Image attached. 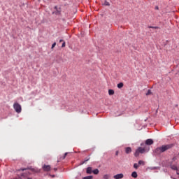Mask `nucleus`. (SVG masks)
Segmentation results:
<instances>
[{
	"instance_id": "1",
	"label": "nucleus",
	"mask_w": 179,
	"mask_h": 179,
	"mask_svg": "<svg viewBox=\"0 0 179 179\" xmlns=\"http://www.w3.org/2000/svg\"><path fill=\"white\" fill-rule=\"evenodd\" d=\"M173 146H174L173 144L163 145L161 147L157 148L154 150V153L156 155H161V153H164V152L169 150V149H171Z\"/></svg>"
},
{
	"instance_id": "2",
	"label": "nucleus",
	"mask_w": 179,
	"mask_h": 179,
	"mask_svg": "<svg viewBox=\"0 0 179 179\" xmlns=\"http://www.w3.org/2000/svg\"><path fill=\"white\" fill-rule=\"evenodd\" d=\"M58 169L57 168H51L50 165H46L45 166V171H46V176H49V177H51L52 178H55V175L51 174L52 173H55V171H57Z\"/></svg>"
},
{
	"instance_id": "3",
	"label": "nucleus",
	"mask_w": 179,
	"mask_h": 179,
	"mask_svg": "<svg viewBox=\"0 0 179 179\" xmlns=\"http://www.w3.org/2000/svg\"><path fill=\"white\" fill-rule=\"evenodd\" d=\"M13 108L15 110L16 113H22V106L19 103L15 102L13 104Z\"/></svg>"
},
{
	"instance_id": "4",
	"label": "nucleus",
	"mask_w": 179,
	"mask_h": 179,
	"mask_svg": "<svg viewBox=\"0 0 179 179\" xmlns=\"http://www.w3.org/2000/svg\"><path fill=\"white\" fill-rule=\"evenodd\" d=\"M145 148H143L142 147L138 148L136 150V152L134 154V156H136V157H138V156H139V155L145 153Z\"/></svg>"
},
{
	"instance_id": "5",
	"label": "nucleus",
	"mask_w": 179,
	"mask_h": 179,
	"mask_svg": "<svg viewBox=\"0 0 179 179\" xmlns=\"http://www.w3.org/2000/svg\"><path fill=\"white\" fill-rule=\"evenodd\" d=\"M113 178H115V179H122V178H124V174L119 173V174L115 175L113 176Z\"/></svg>"
},
{
	"instance_id": "6",
	"label": "nucleus",
	"mask_w": 179,
	"mask_h": 179,
	"mask_svg": "<svg viewBox=\"0 0 179 179\" xmlns=\"http://www.w3.org/2000/svg\"><path fill=\"white\" fill-rule=\"evenodd\" d=\"M55 9L56 11L53 12L55 15H61V8H58V7L55 6Z\"/></svg>"
},
{
	"instance_id": "7",
	"label": "nucleus",
	"mask_w": 179,
	"mask_h": 179,
	"mask_svg": "<svg viewBox=\"0 0 179 179\" xmlns=\"http://www.w3.org/2000/svg\"><path fill=\"white\" fill-rule=\"evenodd\" d=\"M145 145H153V140H152V139H147L145 141Z\"/></svg>"
},
{
	"instance_id": "8",
	"label": "nucleus",
	"mask_w": 179,
	"mask_h": 179,
	"mask_svg": "<svg viewBox=\"0 0 179 179\" xmlns=\"http://www.w3.org/2000/svg\"><path fill=\"white\" fill-rule=\"evenodd\" d=\"M87 174H92L93 173V170L92 167H87L86 171Z\"/></svg>"
},
{
	"instance_id": "9",
	"label": "nucleus",
	"mask_w": 179,
	"mask_h": 179,
	"mask_svg": "<svg viewBox=\"0 0 179 179\" xmlns=\"http://www.w3.org/2000/svg\"><path fill=\"white\" fill-rule=\"evenodd\" d=\"M131 152H132V149L130 147L126 148L125 153H127V155H129V153H131Z\"/></svg>"
},
{
	"instance_id": "10",
	"label": "nucleus",
	"mask_w": 179,
	"mask_h": 179,
	"mask_svg": "<svg viewBox=\"0 0 179 179\" xmlns=\"http://www.w3.org/2000/svg\"><path fill=\"white\" fill-rule=\"evenodd\" d=\"M131 177H133V178H138V173H136V171L132 172Z\"/></svg>"
},
{
	"instance_id": "11",
	"label": "nucleus",
	"mask_w": 179,
	"mask_h": 179,
	"mask_svg": "<svg viewBox=\"0 0 179 179\" xmlns=\"http://www.w3.org/2000/svg\"><path fill=\"white\" fill-rule=\"evenodd\" d=\"M31 171H33L34 173H38V169H35V168H29Z\"/></svg>"
},
{
	"instance_id": "12",
	"label": "nucleus",
	"mask_w": 179,
	"mask_h": 179,
	"mask_svg": "<svg viewBox=\"0 0 179 179\" xmlns=\"http://www.w3.org/2000/svg\"><path fill=\"white\" fill-rule=\"evenodd\" d=\"M92 173H93V174L97 175V174H99V173H100V171H99V169H96L92 171Z\"/></svg>"
},
{
	"instance_id": "13",
	"label": "nucleus",
	"mask_w": 179,
	"mask_h": 179,
	"mask_svg": "<svg viewBox=\"0 0 179 179\" xmlns=\"http://www.w3.org/2000/svg\"><path fill=\"white\" fill-rule=\"evenodd\" d=\"M117 87H118V89H122V87H124V83H120L117 84Z\"/></svg>"
},
{
	"instance_id": "14",
	"label": "nucleus",
	"mask_w": 179,
	"mask_h": 179,
	"mask_svg": "<svg viewBox=\"0 0 179 179\" xmlns=\"http://www.w3.org/2000/svg\"><path fill=\"white\" fill-rule=\"evenodd\" d=\"M67 155L68 152H66L62 157L59 158V160H64Z\"/></svg>"
},
{
	"instance_id": "15",
	"label": "nucleus",
	"mask_w": 179,
	"mask_h": 179,
	"mask_svg": "<svg viewBox=\"0 0 179 179\" xmlns=\"http://www.w3.org/2000/svg\"><path fill=\"white\" fill-rule=\"evenodd\" d=\"M108 94L110 96H113V94H114V91L113 90H108Z\"/></svg>"
},
{
	"instance_id": "16",
	"label": "nucleus",
	"mask_w": 179,
	"mask_h": 179,
	"mask_svg": "<svg viewBox=\"0 0 179 179\" xmlns=\"http://www.w3.org/2000/svg\"><path fill=\"white\" fill-rule=\"evenodd\" d=\"M83 179H93V177L92 176H85Z\"/></svg>"
},
{
	"instance_id": "17",
	"label": "nucleus",
	"mask_w": 179,
	"mask_h": 179,
	"mask_svg": "<svg viewBox=\"0 0 179 179\" xmlns=\"http://www.w3.org/2000/svg\"><path fill=\"white\" fill-rule=\"evenodd\" d=\"M134 168L136 169H138L139 168V164H136V163L134 164Z\"/></svg>"
},
{
	"instance_id": "18",
	"label": "nucleus",
	"mask_w": 179,
	"mask_h": 179,
	"mask_svg": "<svg viewBox=\"0 0 179 179\" xmlns=\"http://www.w3.org/2000/svg\"><path fill=\"white\" fill-rule=\"evenodd\" d=\"M103 179H108V178H110V175L106 174V175L103 176Z\"/></svg>"
},
{
	"instance_id": "19",
	"label": "nucleus",
	"mask_w": 179,
	"mask_h": 179,
	"mask_svg": "<svg viewBox=\"0 0 179 179\" xmlns=\"http://www.w3.org/2000/svg\"><path fill=\"white\" fill-rule=\"evenodd\" d=\"M150 94H152V91L150 90H148V92L146 93V96H149Z\"/></svg>"
},
{
	"instance_id": "20",
	"label": "nucleus",
	"mask_w": 179,
	"mask_h": 179,
	"mask_svg": "<svg viewBox=\"0 0 179 179\" xmlns=\"http://www.w3.org/2000/svg\"><path fill=\"white\" fill-rule=\"evenodd\" d=\"M138 164L141 165V164H143V166L145 165V162L142 161V160H140L138 161Z\"/></svg>"
},
{
	"instance_id": "21",
	"label": "nucleus",
	"mask_w": 179,
	"mask_h": 179,
	"mask_svg": "<svg viewBox=\"0 0 179 179\" xmlns=\"http://www.w3.org/2000/svg\"><path fill=\"white\" fill-rule=\"evenodd\" d=\"M171 167L172 170H177V166H176V165H172Z\"/></svg>"
},
{
	"instance_id": "22",
	"label": "nucleus",
	"mask_w": 179,
	"mask_h": 179,
	"mask_svg": "<svg viewBox=\"0 0 179 179\" xmlns=\"http://www.w3.org/2000/svg\"><path fill=\"white\" fill-rule=\"evenodd\" d=\"M157 169H159V167H157V166L150 168L151 170H157Z\"/></svg>"
},
{
	"instance_id": "23",
	"label": "nucleus",
	"mask_w": 179,
	"mask_h": 179,
	"mask_svg": "<svg viewBox=\"0 0 179 179\" xmlns=\"http://www.w3.org/2000/svg\"><path fill=\"white\" fill-rule=\"evenodd\" d=\"M90 159V158H88V159L84 160V161L83 162L82 164H84V163H86V162H89Z\"/></svg>"
},
{
	"instance_id": "24",
	"label": "nucleus",
	"mask_w": 179,
	"mask_h": 179,
	"mask_svg": "<svg viewBox=\"0 0 179 179\" xmlns=\"http://www.w3.org/2000/svg\"><path fill=\"white\" fill-rule=\"evenodd\" d=\"M105 5H106V6H110V3L108 2V1H105Z\"/></svg>"
},
{
	"instance_id": "25",
	"label": "nucleus",
	"mask_w": 179,
	"mask_h": 179,
	"mask_svg": "<svg viewBox=\"0 0 179 179\" xmlns=\"http://www.w3.org/2000/svg\"><path fill=\"white\" fill-rule=\"evenodd\" d=\"M149 29H159V27H149Z\"/></svg>"
},
{
	"instance_id": "26",
	"label": "nucleus",
	"mask_w": 179,
	"mask_h": 179,
	"mask_svg": "<svg viewBox=\"0 0 179 179\" xmlns=\"http://www.w3.org/2000/svg\"><path fill=\"white\" fill-rule=\"evenodd\" d=\"M57 45V43H54L52 45V49L54 48V47H55Z\"/></svg>"
},
{
	"instance_id": "27",
	"label": "nucleus",
	"mask_w": 179,
	"mask_h": 179,
	"mask_svg": "<svg viewBox=\"0 0 179 179\" xmlns=\"http://www.w3.org/2000/svg\"><path fill=\"white\" fill-rule=\"evenodd\" d=\"M65 45H66V43H65V41H64L62 45V47L64 48V47H65Z\"/></svg>"
},
{
	"instance_id": "28",
	"label": "nucleus",
	"mask_w": 179,
	"mask_h": 179,
	"mask_svg": "<svg viewBox=\"0 0 179 179\" xmlns=\"http://www.w3.org/2000/svg\"><path fill=\"white\" fill-rule=\"evenodd\" d=\"M28 169H20V171L21 170L22 171H24V170H27Z\"/></svg>"
},
{
	"instance_id": "29",
	"label": "nucleus",
	"mask_w": 179,
	"mask_h": 179,
	"mask_svg": "<svg viewBox=\"0 0 179 179\" xmlns=\"http://www.w3.org/2000/svg\"><path fill=\"white\" fill-rule=\"evenodd\" d=\"M43 170H45V165L43 166Z\"/></svg>"
},
{
	"instance_id": "30",
	"label": "nucleus",
	"mask_w": 179,
	"mask_h": 179,
	"mask_svg": "<svg viewBox=\"0 0 179 179\" xmlns=\"http://www.w3.org/2000/svg\"><path fill=\"white\" fill-rule=\"evenodd\" d=\"M62 42H64V40L61 39V40L59 41V43H62Z\"/></svg>"
},
{
	"instance_id": "31",
	"label": "nucleus",
	"mask_w": 179,
	"mask_h": 179,
	"mask_svg": "<svg viewBox=\"0 0 179 179\" xmlns=\"http://www.w3.org/2000/svg\"><path fill=\"white\" fill-rule=\"evenodd\" d=\"M156 9H159V7H158V6H157V7H156Z\"/></svg>"
},
{
	"instance_id": "32",
	"label": "nucleus",
	"mask_w": 179,
	"mask_h": 179,
	"mask_svg": "<svg viewBox=\"0 0 179 179\" xmlns=\"http://www.w3.org/2000/svg\"><path fill=\"white\" fill-rule=\"evenodd\" d=\"M118 155V152H116V155Z\"/></svg>"
},
{
	"instance_id": "33",
	"label": "nucleus",
	"mask_w": 179,
	"mask_h": 179,
	"mask_svg": "<svg viewBox=\"0 0 179 179\" xmlns=\"http://www.w3.org/2000/svg\"><path fill=\"white\" fill-rule=\"evenodd\" d=\"M27 179H32L31 178H27Z\"/></svg>"
},
{
	"instance_id": "34",
	"label": "nucleus",
	"mask_w": 179,
	"mask_h": 179,
	"mask_svg": "<svg viewBox=\"0 0 179 179\" xmlns=\"http://www.w3.org/2000/svg\"><path fill=\"white\" fill-rule=\"evenodd\" d=\"M177 174H178V172H177Z\"/></svg>"
},
{
	"instance_id": "35",
	"label": "nucleus",
	"mask_w": 179,
	"mask_h": 179,
	"mask_svg": "<svg viewBox=\"0 0 179 179\" xmlns=\"http://www.w3.org/2000/svg\"><path fill=\"white\" fill-rule=\"evenodd\" d=\"M49 1H51V0H49Z\"/></svg>"
}]
</instances>
